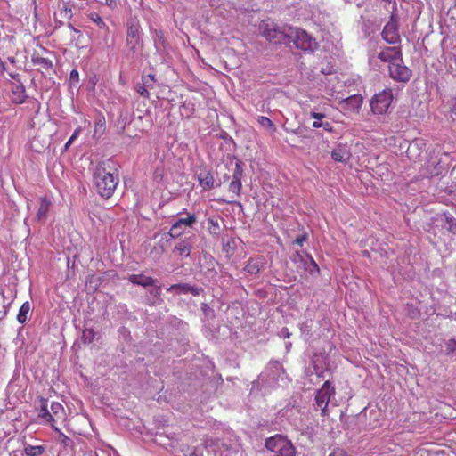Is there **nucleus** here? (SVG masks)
Instances as JSON below:
<instances>
[{
    "mask_svg": "<svg viewBox=\"0 0 456 456\" xmlns=\"http://www.w3.org/2000/svg\"><path fill=\"white\" fill-rule=\"evenodd\" d=\"M27 108L37 114L40 111L41 104L37 99L32 98L28 101Z\"/></svg>",
    "mask_w": 456,
    "mask_h": 456,
    "instance_id": "nucleus-33",
    "label": "nucleus"
},
{
    "mask_svg": "<svg viewBox=\"0 0 456 456\" xmlns=\"http://www.w3.org/2000/svg\"><path fill=\"white\" fill-rule=\"evenodd\" d=\"M95 332L93 329H86L83 332L82 340L84 343L90 344L93 342Z\"/></svg>",
    "mask_w": 456,
    "mask_h": 456,
    "instance_id": "nucleus-32",
    "label": "nucleus"
},
{
    "mask_svg": "<svg viewBox=\"0 0 456 456\" xmlns=\"http://www.w3.org/2000/svg\"><path fill=\"white\" fill-rule=\"evenodd\" d=\"M381 36L382 38L390 45L400 41L397 21L394 15L390 17L389 21L385 25Z\"/></svg>",
    "mask_w": 456,
    "mask_h": 456,
    "instance_id": "nucleus-11",
    "label": "nucleus"
},
{
    "mask_svg": "<svg viewBox=\"0 0 456 456\" xmlns=\"http://www.w3.org/2000/svg\"><path fill=\"white\" fill-rule=\"evenodd\" d=\"M378 58L382 62L392 66L395 62H403V53L400 46H386L378 53Z\"/></svg>",
    "mask_w": 456,
    "mask_h": 456,
    "instance_id": "nucleus-10",
    "label": "nucleus"
},
{
    "mask_svg": "<svg viewBox=\"0 0 456 456\" xmlns=\"http://www.w3.org/2000/svg\"><path fill=\"white\" fill-rule=\"evenodd\" d=\"M446 220L450 224V227H449L450 231L452 232H456V221L453 220L452 217L451 218L447 217Z\"/></svg>",
    "mask_w": 456,
    "mask_h": 456,
    "instance_id": "nucleus-41",
    "label": "nucleus"
},
{
    "mask_svg": "<svg viewBox=\"0 0 456 456\" xmlns=\"http://www.w3.org/2000/svg\"><path fill=\"white\" fill-rule=\"evenodd\" d=\"M158 289V292H157V293H158V294H159L160 287H158V289Z\"/></svg>",
    "mask_w": 456,
    "mask_h": 456,
    "instance_id": "nucleus-53",
    "label": "nucleus"
},
{
    "mask_svg": "<svg viewBox=\"0 0 456 456\" xmlns=\"http://www.w3.org/2000/svg\"><path fill=\"white\" fill-rule=\"evenodd\" d=\"M451 112L456 115V95L450 102Z\"/></svg>",
    "mask_w": 456,
    "mask_h": 456,
    "instance_id": "nucleus-42",
    "label": "nucleus"
},
{
    "mask_svg": "<svg viewBox=\"0 0 456 456\" xmlns=\"http://www.w3.org/2000/svg\"><path fill=\"white\" fill-rule=\"evenodd\" d=\"M39 135L37 136H34L33 139L30 141V147L33 151H37V152H40L41 151H43L45 149V145L44 144H39L38 143V139H39Z\"/></svg>",
    "mask_w": 456,
    "mask_h": 456,
    "instance_id": "nucleus-35",
    "label": "nucleus"
},
{
    "mask_svg": "<svg viewBox=\"0 0 456 456\" xmlns=\"http://www.w3.org/2000/svg\"><path fill=\"white\" fill-rule=\"evenodd\" d=\"M382 2H384L385 4H390L391 0H381Z\"/></svg>",
    "mask_w": 456,
    "mask_h": 456,
    "instance_id": "nucleus-52",
    "label": "nucleus"
},
{
    "mask_svg": "<svg viewBox=\"0 0 456 456\" xmlns=\"http://www.w3.org/2000/svg\"><path fill=\"white\" fill-rule=\"evenodd\" d=\"M310 264H311V266L313 267L310 269V272H313V270H315L317 272L319 271V267H318L317 264L312 257H310Z\"/></svg>",
    "mask_w": 456,
    "mask_h": 456,
    "instance_id": "nucleus-45",
    "label": "nucleus"
},
{
    "mask_svg": "<svg viewBox=\"0 0 456 456\" xmlns=\"http://www.w3.org/2000/svg\"><path fill=\"white\" fill-rule=\"evenodd\" d=\"M128 281L134 285L142 286L143 288L154 286L156 280L151 276L144 274H132L128 277Z\"/></svg>",
    "mask_w": 456,
    "mask_h": 456,
    "instance_id": "nucleus-19",
    "label": "nucleus"
},
{
    "mask_svg": "<svg viewBox=\"0 0 456 456\" xmlns=\"http://www.w3.org/2000/svg\"><path fill=\"white\" fill-rule=\"evenodd\" d=\"M140 38V26L137 23H132L127 28L126 42L128 46L134 51L139 45Z\"/></svg>",
    "mask_w": 456,
    "mask_h": 456,
    "instance_id": "nucleus-16",
    "label": "nucleus"
},
{
    "mask_svg": "<svg viewBox=\"0 0 456 456\" xmlns=\"http://www.w3.org/2000/svg\"><path fill=\"white\" fill-rule=\"evenodd\" d=\"M98 193L104 199H110L118 183L117 170L109 162L99 164L94 175Z\"/></svg>",
    "mask_w": 456,
    "mask_h": 456,
    "instance_id": "nucleus-1",
    "label": "nucleus"
},
{
    "mask_svg": "<svg viewBox=\"0 0 456 456\" xmlns=\"http://www.w3.org/2000/svg\"><path fill=\"white\" fill-rule=\"evenodd\" d=\"M27 99L25 86L21 84L12 85L11 90V100L15 104H21Z\"/></svg>",
    "mask_w": 456,
    "mask_h": 456,
    "instance_id": "nucleus-18",
    "label": "nucleus"
},
{
    "mask_svg": "<svg viewBox=\"0 0 456 456\" xmlns=\"http://www.w3.org/2000/svg\"><path fill=\"white\" fill-rule=\"evenodd\" d=\"M104 4L110 8H113L116 5V1L115 0H104Z\"/></svg>",
    "mask_w": 456,
    "mask_h": 456,
    "instance_id": "nucleus-47",
    "label": "nucleus"
},
{
    "mask_svg": "<svg viewBox=\"0 0 456 456\" xmlns=\"http://www.w3.org/2000/svg\"><path fill=\"white\" fill-rule=\"evenodd\" d=\"M329 456H350V455L343 449L338 448V449H335Z\"/></svg>",
    "mask_w": 456,
    "mask_h": 456,
    "instance_id": "nucleus-38",
    "label": "nucleus"
},
{
    "mask_svg": "<svg viewBox=\"0 0 456 456\" xmlns=\"http://www.w3.org/2000/svg\"><path fill=\"white\" fill-rule=\"evenodd\" d=\"M78 77H79V74H78V71H77V70L73 69V70L70 72V79H71V80L78 81Z\"/></svg>",
    "mask_w": 456,
    "mask_h": 456,
    "instance_id": "nucleus-44",
    "label": "nucleus"
},
{
    "mask_svg": "<svg viewBox=\"0 0 456 456\" xmlns=\"http://www.w3.org/2000/svg\"><path fill=\"white\" fill-rule=\"evenodd\" d=\"M105 130V118L101 117L97 119L94 125V133L102 134Z\"/></svg>",
    "mask_w": 456,
    "mask_h": 456,
    "instance_id": "nucleus-34",
    "label": "nucleus"
},
{
    "mask_svg": "<svg viewBox=\"0 0 456 456\" xmlns=\"http://www.w3.org/2000/svg\"><path fill=\"white\" fill-rule=\"evenodd\" d=\"M174 250L178 252L180 256L188 257L191 254V246L188 242L183 240L175 247Z\"/></svg>",
    "mask_w": 456,
    "mask_h": 456,
    "instance_id": "nucleus-26",
    "label": "nucleus"
},
{
    "mask_svg": "<svg viewBox=\"0 0 456 456\" xmlns=\"http://www.w3.org/2000/svg\"><path fill=\"white\" fill-rule=\"evenodd\" d=\"M156 83V79L154 75L149 74V75H142V83L138 84L135 86L136 92L144 99L150 98V93L149 89H151L154 87V85Z\"/></svg>",
    "mask_w": 456,
    "mask_h": 456,
    "instance_id": "nucleus-13",
    "label": "nucleus"
},
{
    "mask_svg": "<svg viewBox=\"0 0 456 456\" xmlns=\"http://www.w3.org/2000/svg\"><path fill=\"white\" fill-rule=\"evenodd\" d=\"M71 144H72V142L69 139L68 142L65 144V149L66 150L69 149Z\"/></svg>",
    "mask_w": 456,
    "mask_h": 456,
    "instance_id": "nucleus-50",
    "label": "nucleus"
},
{
    "mask_svg": "<svg viewBox=\"0 0 456 456\" xmlns=\"http://www.w3.org/2000/svg\"><path fill=\"white\" fill-rule=\"evenodd\" d=\"M69 28L71 29V31L75 34V35H78V36H81V31L77 29L76 28H74L71 24H69Z\"/></svg>",
    "mask_w": 456,
    "mask_h": 456,
    "instance_id": "nucleus-48",
    "label": "nucleus"
},
{
    "mask_svg": "<svg viewBox=\"0 0 456 456\" xmlns=\"http://www.w3.org/2000/svg\"><path fill=\"white\" fill-rule=\"evenodd\" d=\"M54 431L59 434V439L61 444L65 447H70L73 445V441L67 436L65 434H63L57 427H54Z\"/></svg>",
    "mask_w": 456,
    "mask_h": 456,
    "instance_id": "nucleus-30",
    "label": "nucleus"
},
{
    "mask_svg": "<svg viewBox=\"0 0 456 456\" xmlns=\"http://www.w3.org/2000/svg\"><path fill=\"white\" fill-rule=\"evenodd\" d=\"M362 97L359 94H354L347 97L340 102V104L345 111L358 112L362 105Z\"/></svg>",
    "mask_w": 456,
    "mask_h": 456,
    "instance_id": "nucleus-15",
    "label": "nucleus"
},
{
    "mask_svg": "<svg viewBox=\"0 0 456 456\" xmlns=\"http://www.w3.org/2000/svg\"><path fill=\"white\" fill-rule=\"evenodd\" d=\"M81 131H82L81 126L77 127L76 130L74 131L73 134L70 136L69 140L73 142L77 139V137L79 135Z\"/></svg>",
    "mask_w": 456,
    "mask_h": 456,
    "instance_id": "nucleus-43",
    "label": "nucleus"
},
{
    "mask_svg": "<svg viewBox=\"0 0 456 456\" xmlns=\"http://www.w3.org/2000/svg\"><path fill=\"white\" fill-rule=\"evenodd\" d=\"M243 176V168L240 161H236L235 168L232 173V180L241 182V178Z\"/></svg>",
    "mask_w": 456,
    "mask_h": 456,
    "instance_id": "nucleus-31",
    "label": "nucleus"
},
{
    "mask_svg": "<svg viewBox=\"0 0 456 456\" xmlns=\"http://www.w3.org/2000/svg\"><path fill=\"white\" fill-rule=\"evenodd\" d=\"M219 216H210L208 219V229L210 234L212 235H219L220 233V224H219Z\"/></svg>",
    "mask_w": 456,
    "mask_h": 456,
    "instance_id": "nucleus-23",
    "label": "nucleus"
},
{
    "mask_svg": "<svg viewBox=\"0 0 456 456\" xmlns=\"http://www.w3.org/2000/svg\"><path fill=\"white\" fill-rule=\"evenodd\" d=\"M393 101V94L391 89H386L379 94L374 95L370 102L371 110L375 114L385 113Z\"/></svg>",
    "mask_w": 456,
    "mask_h": 456,
    "instance_id": "nucleus-8",
    "label": "nucleus"
},
{
    "mask_svg": "<svg viewBox=\"0 0 456 456\" xmlns=\"http://www.w3.org/2000/svg\"><path fill=\"white\" fill-rule=\"evenodd\" d=\"M51 52L46 48L40 46L38 49L34 50L31 61L34 66L37 67V69H44L45 71L53 69V61L48 57Z\"/></svg>",
    "mask_w": 456,
    "mask_h": 456,
    "instance_id": "nucleus-9",
    "label": "nucleus"
},
{
    "mask_svg": "<svg viewBox=\"0 0 456 456\" xmlns=\"http://www.w3.org/2000/svg\"><path fill=\"white\" fill-rule=\"evenodd\" d=\"M288 31V43L292 42L296 48L305 52H314L318 48L316 39L305 29L290 26Z\"/></svg>",
    "mask_w": 456,
    "mask_h": 456,
    "instance_id": "nucleus-4",
    "label": "nucleus"
},
{
    "mask_svg": "<svg viewBox=\"0 0 456 456\" xmlns=\"http://www.w3.org/2000/svg\"><path fill=\"white\" fill-rule=\"evenodd\" d=\"M189 292L191 293L194 296H198L200 294V289L197 288V287L190 286Z\"/></svg>",
    "mask_w": 456,
    "mask_h": 456,
    "instance_id": "nucleus-46",
    "label": "nucleus"
},
{
    "mask_svg": "<svg viewBox=\"0 0 456 456\" xmlns=\"http://www.w3.org/2000/svg\"><path fill=\"white\" fill-rule=\"evenodd\" d=\"M390 77L399 82H407L411 77V70L403 62L393 63L388 66Z\"/></svg>",
    "mask_w": 456,
    "mask_h": 456,
    "instance_id": "nucleus-12",
    "label": "nucleus"
},
{
    "mask_svg": "<svg viewBox=\"0 0 456 456\" xmlns=\"http://www.w3.org/2000/svg\"><path fill=\"white\" fill-rule=\"evenodd\" d=\"M50 207L51 201L46 197L42 198L37 213V220L41 221L46 218Z\"/></svg>",
    "mask_w": 456,
    "mask_h": 456,
    "instance_id": "nucleus-22",
    "label": "nucleus"
},
{
    "mask_svg": "<svg viewBox=\"0 0 456 456\" xmlns=\"http://www.w3.org/2000/svg\"><path fill=\"white\" fill-rule=\"evenodd\" d=\"M308 116L310 118L314 119V121L312 124V126L314 128H323V130L329 133H332L334 131L331 123L328 121H323V119L326 118V115L324 113L310 111L308 113Z\"/></svg>",
    "mask_w": 456,
    "mask_h": 456,
    "instance_id": "nucleus-17",
    "label": "nucleus"
},
{
    "mask_svg": "<svg viewBox=\"0 0 456 456\" xmlns=\"http://www.w3.org/2000/svg\"><path fill=\"white\" fill-rule=\"evenodd\" d=\"M89 19L94 22L100 28H102V29H105V30H108L109 28L108 26L106 25V23L103 21V20L102 19V17L95 12H92L91 13H89L88 15Z\"/></svg>",
    "mask_w": 456,
    "mask_h": 456,
    "instance_id": "nucleus-28",
    "label": "nucleus"
},
{
    "mask_svg": "<svg viewBox=\"0 0 456 456\" xmlns=\"http://www.w3.org/2000/svg\"><path fill=\"white\" fill-rule=\"evenodd\" d=\"M447 354L456 351V339L451 338L445 343Z\"/></svg>",
    "mask_w": 456,
    "mask_h": 456,
    "instance_id": "nucleus-37",
    "label": "nucleus"
},
{
    "mask_svg": "<svg viewBox=\"0 0 456 456\" xmlns=\"http://www.w3.org/2000/svg\"><path fill=\"white\" fill-rule=\"evenodd\" d=\"M38 416L45 422L51 425L53 428L57 427L58 423L65 424L67 420L66 411L63 405L58 402H52L50 411L48 410L47 401L41 399V409Z\"/></svg>",
    "mask_w": 456,
    "mask_h": 456,
    "instance_id": "nucleus-3",
    "label": "nucleus"
},
{
    "mask_svg": "<svg viewBox=\"0 0 456 456\" xmlns=\"http://www.w3.org/2000/svg\"><path fill=\"white\" fill-rule=\"evenodd\" d=\"M7 60H8L10 62H12V63H14V62H15V57H13V56H8V57H7Z\"/></svg>",
    "mask_w": 456,
    "mask_h": 456,
    "instance_id": "nucleus-49",
    "label": "nucleus"
},
{
    "mask_svg": "<svg viewBox=\"0 0 456 456\" xmlns=\"http://www.w3.org/2000/svg\"><path fill=\"white\" fill-rule=\"evenodd\" d=\"M30 311V304L28 301L23 303L17 314V321L20 323H25L28 319V314Z\"/></svg>",
    "mask_w": 456,
    "mask_h": 456,
    "instance_id": "nucleus-24",
    "label": "nucleus"
},
{
    "mask_svg": "<svg viewBox=\"0 0 456 456\" xmlns=\"http://www.w3.org/2000/svg\"><path fill=\"white\" fill-rule=\"evenodd\" d=\"M265 447L274 453L273 456L296 455V450L292 443L281 435H275L267 438Z\"/></svg>",
    "mask_w": 456,
    "mask_h": 456,
    "instance_id": "nucleus-5",
    "label": "nucleus"
},
{
    "mask_svg": "<svg viewBox=\"0 0 456 456\" xmlns=\"http://www.w3.org/2000/svg\"><path fill=\"white\" fill-rule=\"evenodd\" d=\"M290 26H278L273 20L267 19L264 20L259 25V30L261 35L266 38L269 42L274 44H287L289 31Z\"/></svg>",
    "mask_w": 456,
    "mask_h": 456,
    "instance_id": "nucleus-2",
    "label": "nucleus"
},
{
    "mask_svg": "<svg viewBox=\"0 0 456 456\" xmlns=\"http://www.w3.org/2000/svg\"><path fill=\"white\" fill-rule=\"evenodd\" d=\"M60 14L62 15L63 17L65 18H71V9L70 8H68L67 6H64L61 12H60Z\"/></svg>",
    "mask_w": 456,
    "mask_h": 456,
    "instance_id": "nucleus-39",
    "label": "nucleus"
},
{
    "mask_svg": "<svg viewBox=\"0 0 456 456\" xmlns=\"http://www.w3.org/2000/svg\"><path fill=\"white\" fill-rule=\"evenodd\" d=\"M174 289H180L183 293H189L190 285L185 283H180V284H174L171 285L169 288H167V291H172Z\"/></svg>",
    "mask_w": 456,
    "mask_h": 456,
    "instance_id": "nucleus-36",
    "label": "nucleus"
},
{
    "mask_svg": "<svg viewBox=\"0 0 456 456\" xmlns=\"http://www.w3.org/2000/svg\"><path fill=\"white\" fill-rule=\"evenodd\" d=\"M199 183L204 190H211L215 187V179L210 172L200 174Z\"/></svg>",
    "mask_w": 456,
    "mask_h": 456,
    "instance_id": "nucleus-21",
    "label": "nucleus"
},
{
    "mask_svg": "<svg viewBox=\"0 0 456 456\" xmlns=\"http://www.w3.org/2000/svg\"><path fill=\"white\" fill-rule=\"evenodd\" d=\"M186 217H179L171 226L169 235L172 238H178L185 232L187 228H192L197 223V217L195 214L186 212Z\"/></svg>",
    "mask_w": 456,
    "mask_h": 456,
    "instance_id": "nucleus-7",
    "label": "nucleus"
},
{
    "mask_svg": "<svg viewBox=\"0 0 456 456\" xmlns=\"http://www.w3.org/2000/svg\"><path fill=\"white\" fill-rule=\"evenodd\" d=\"M335 395V387L330 381H325L324 384L317 390L315 395V406L321 410V415L328 416V405L331 396Z\"/></svg>",
    "mask_w": 456,
    "mask_h": 456,
    "instance_id": "nucleus-6",
    "label": "nucleus"
},
{
    "mask_svg": "<svg viewBox=\"0 0 456 456\" xmlns=\"http://www.w3.org/2000/svg\"><path fill=\"white\" fill-rule=\"evenodd\" d=\"M308 236L306 233H304L303 235L297 237L295 240H294V243L295 244H297L299 246H302L303 243L307 240Z\"/></svg>",
    "mask_w": 456,
    "mask_h": 456,
    "instance_id": "nucleus-40",
    "label": "nucleus"
},
{
    "mask_svg": "<svg viewBox=\"0 0 456 456\" xmlns=\"http://www.w3.org/2000/svg\"><path fill=\"white\" fill-rule=\"evenodd\" d=\"M331 158L336 162L346 163L351 158V153L348 150L338 146L331 151Z\"/></svg>",
    "mask_w": 456,
    "mask_h": 456,
    "instance_id": "nucleus-20",
    "label": "nucleus"
},
{
    "mask_svg": "<svg viewBox=\"0 0 456 456\" xmlns=\"http://www.w3.org/2000/svg\"><path fill=\"white\" fill-rule=\"evenodd\" d=\"M241 188V182L232 179L229 184V191L232 193V197H240Z\"/></svg>",
    "mask_w": 456,
    "mask_h": 456,
    "instance_id": "nucleus-29",
    "label": "nucleus"
},
{
    "mask_svg": "<svg viewBox=\"0 0 456 456\" xmlns=\"http://www.w3.org/2000/svg\"><path fill=\"white\" fill-rule=\"evenodd\" d=\"M265 265L266 260L265 256L257 255L250 257L248 260L244 267V270L250 274H257L261 270H263L265 267Z\"/></svg>",
    "mask_w": 456,
    "mask_h": 456,
    "instance_id": "nucleus-14",
    "label": "nucleus"
},
{
    "mask_svg": "<svg viewBox=\"0 0 456 456\" xmlns=\"http://www.w3.org/2000/svg\"><path fill=\"white\" fill-rule=\"evenodd\" d=\"M227 248H230V243L229 242L224 247V250L228 252Z\"/></svg>",
    "mask_w": 456,
    "mask_h": 456,
    "instance_id": "nucleus-51",
    "label": "nucleus"
},
{
    "mask_svg": "<svg viewBox=\"0 0 456 456\" xmlns=\"http://www.w3.org/2000/svg\"><path fill=\"white\" fill-rule=\"evenodd\" d=\"M27 456H41L45 452V447L42 445H27L24 448Z\"/></svg>",
    "mask_w": 456,
    "mask_h": 456,
    "instance_id": "nucleus-25",
    "label": "nucleus"
},
{
    "mask_svg": "<svg viewBox=\"0 0 456 456\" xmlns=\"http://www.w3.org/2000/svg\"><path fill=\"white\" fill-rule=\"evenodd\" d=\"M257 121L261 126L268 129L272 133H274L276 131V126L269 118L265 116H259Z\"/></svg>",
    "mask_w": 456,
    "mask_h": 456,
    "instance_id": "nucleus-27",
    "label": "nucleus"
}]
</instances>
